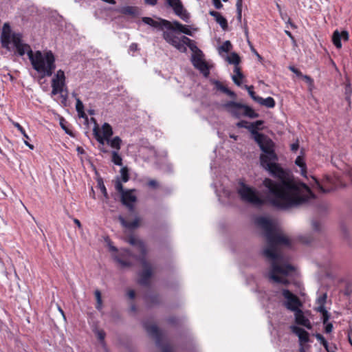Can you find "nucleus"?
<instances>
[{
	"label": "nucleus",
	"instance_id": "obj_1",
	"mask_svg": "<svg viewBox=\"0 0 352 352\" xmlns=\"http://www.w3.org/2000/svg\"><path fill=\"white\" fill-rule=\"evenodd\" d=\"M256 143L263 153L260 155L261 165L276 180L263 179L259 186L263 196L241 180L237 188L241 199L257 208L267 204L279 210H288L307 203L314 194L306 184L296 179L289 169L276 163L278 157L272 140L267 137Z\"/></svg>",
	"mask_w": 352,
	"mask_h": 352
},
{
	"label": "nucleus",
	"instance_id": "obj_2",
	"mask_svg": "<svg viewBox=\"0 0 352 352\" xmlns=\"http://www.w3.org/2000/svg\"><path fill=\"white\" fill-rule=\"evenodd\" d=\"M256 223L263 230L267 240V246L263 255L270 261L271 268L269 278L276 283L287 286L290 281L285 277L294 272V267L288 263L278 245H291L290 240L285 235L276 231L272 221L265 217H260Z\"/></svg>",
	"mask_w": 352,
	"mask_h": 352
},
{
	"label": "nucleus",
	"instance_id": "obj_3",
	"mask_svg": "<svg viewBox=\"0 0 352 352\" xmlns=\"http://www.w3.org/2000/svg\"><path fill=\"white\" fill-rule=\"evenodd\" d=\"M32 68L39 74V79L51 76L56 69V58L51 50H36L33 56L30 55Z\"/></svg>",
	"mask_w": 352,
	"mask_h": 352
},
{
	"label": "nucleus",
	"instance_id": "obj_4",
	"mask_svg": "<svg viewBox=\"0 0 352 352\" xmlns=\"http://www.w3.org/2000/svg\"><path fill=\"white\" fill-rule=\"evenodd\" d=\"M223 107L236 119H240L242 116L255 119L260 116L252 107L234 100L226 102L223 104Z\"/></svg>",
	"mask_w": 352,
	"mask_h": 352
},
{
	"label": "nucleus",
	"instance_id": "obj_5",
	"mask_svg": "<svg viewBox=\"0 0 352 352\" xmlns=\"http://www.w3.org/2000/svg\"><path fill=\"white\" fill-rule=\"evenodd\" d=\"M142 21L144 23L151 27L159 28L162 30L166 29L167 32H170L173 34L174 32L181 33V32H182V28H184V25L177 21L171 22L163 19H160L159 21H155L148 16L142 17Z\"/></svg>",
	"mask_w": 352,
	"mask_h": 352
},
{
	"label": "nucleus",
	"instance_id": "obj_6",
	"mask_svg": "<svg viewBox=\"0 0 352 352\" xmlns=\"http://www.w3.org/2000/svg\"><path fill=\"white\" fill-rule=\"evenodd\" d=\"M143 327L146 331L148 335L155 340L156 346L162 352H173L168 344L163 342V336L156 324H150L148 322H143Z\"/></svg>",
	"mask_w": 352,
	"mask_h": 352
},
{
	"label": "nucleus",
	"instance_id": "obj_7",
	"mask_svg": "<svg viewBox=\"0 0 352 352\" xmlns=\"http://www.w3.org/2000/svg\"><path fill=\"white\" fill-rule=\"evenodd\" d=\"M126 241L140 251V254L134 256V258L140 263L142 267L151 266L146 260L147 249L144 241L135 238L133 234L129 235Z\"/></svg>",
	"mask_w": 352,
	"mask_h": 352
},
{
	"label": "nucleus",
	"instance_id": "obj_8",
	"mask_svg": "<svg viewBox=\"0 0 352 352\" xmlns=\"http://www.w3.org/2000/svg\"><path fill=\"white\" fill-rule=\"evenodd\" d=\"M282 296L285 298L283 305L291 311H296L302 307V302L298 296L287 289H282Z\"/></svg>",
	"mask_w": 352,
	"mask_h": 352
},
{
	"label": "nucleus",
	"instance_id": "obj_9",
	"mask_svg": "<svg viewBox=\"0 0 352 352\" xmlns=\"http://www.w3.org/2000/svg\"><path fill=\"white\" fill-rule=\"evenodd\" d=\"M190 61L194 67L198 69L204 77L208 78L210 75V67L204 59V54L195 52L191 56Z\"/></svg>",
	"mask_w": 352,
	"mask_h": 352
},
{
	"label": "nucleus",
	"instance_id": "obj_10",
	"mask_svg": "<svg viewBox=\"0 0 352 352\" xmlns=\"http://www.w3.org/2000/svg\"><path fill=\"white\" fill-rule=\"evenodd\" d=\"M12 43L15 49L14 54L16 55L23 56L25 54H27L30 59V55L33 56L34 54L30 45L23 42L22 34H14V41Z\"/></svg>",
	"mask_w": 352,
	"mask_h": 352
},
{
	"label": "nucleus",
	"instance_id": "obj_11",
	"mask_svg": "<svg viewBox=\"0 0 352 352\" xmlns=\"http://www.w3.org/2000/svg\"><path fill=\"white\" fill-rule=\"evenodd\" d=\"M14 34H21L12 32L10 23L8 22L5 23L3 25L1 34V44L3 48L6 49L9 52H11L13 50V47L10 46V44L14 41Z\"/></svg>",
	"mask_w": 352,
	"mask_h": 352
},
{
	"label": "nucleus",
	"instance_id": "obj_12",
	"mask_svg": "<svg viewBox=\"0 0 352 352\" xmlns=\"http://www.w3.org/2000/svg\"><path fill=\"white\" fill-rule=\"evenodd\" d=\"M264 124V120H257L250 123L248 125V131L250 133V138L254 140L255 142H258L261 140L268 137L267 135L259 132V131L263 130Z\"/></svg>",
	"mask_w": 352,
	"mask_h": 352
},
{
	"label": "nucleus",
	"instance_id": "obj_13",
	"mask_svg": "<svg viewBox=\"0 0 352 352\" xmlns=\"http://www.w3.org/2000/svg\"><path fill=\"white\" fill-rule=\"evenodd\" d=\"M166 5L171 8L175 14L186 23L190 22V14L185 10L181 0H166Z\"/></svg>",
	"mask_w": 352,
	"mask_h": 352
},
{
	"label": "nucleus",
	"instance_id": "obj_14",
	"mask_svg": "<svg viewBox=\"0 0 352 352\" xmlns=\"http://www.w3.org/2000/svg\"><path fill=\"white\" fill-rule=\"evenodd\" d=\"M162 37L166 43L175 47L180 52L186 53L187 52L186 44L182 41V37L179 38L172 32L167 31L163 32Z\"/></svg>",
	"mask_w": 352,
	"mask_h": 352
},
{
	"label": "nucleus",
	"instance_id": "obj_15",
	"mask_svg": "<svg viewBox=\"0 0 352 352\" xmlns=\"http://www.w3.org/2000/svg\"><path fill=\"white\" fill-rule=\"evenodd\" d=\"M135 190H127L120 196V201L125 206L131 213L135 212L134 204L137 201V197L133 194Z\"/></svg>",
	"mask_w": 352,
	"mask_h": 352
},
{
	"label": "nucleus",
	"instance_id": "obj_16",
	"mask_svg": "<svg viewBox=\"0 0 352 352\" xmlns=\"http://www.w3.org/2000/svg\"><path fill=\"white\" fill-rule=\"evenodd\" d=\"M138 283L142 286L148 287L150 280L153 276V270L151 266L142 267V271L138 273Z\"/></svg>",
	"mask_w": 352,
	"mask_h": 352
},
{
	"label": "nucleus",
	"instance_id": "obj_17",
	"mask_svg": "<svg viewBox=\"0 0 352 352\" xmlns=\"http://www.w3.org/2000/svg\"><path fill=\"white\" fill-rule=\"evenodd\" d=\"M295 322L297 324L303 326L307 329H311L312 325L309 320L304 315L303 311L298 309L294 311Z\"/></svg>",
	"mask_w": 352,
	"mask_h": 352
},
{
	"label": "nucleus",
	"instance_id": "obj_18",
	"mask_svg": "<svg viewBox=\"0 0 352 352\" xmlns=\"http://www.w3.org/2000/svg\"><path fill=\"white\" fill-rule=\"evenodd\" d=\"M144 300L149 308L159 305L162 302L160 294L155 293L145 294Z\"/></svg>",
	"mask_w": 352,
	"mask_h": 352
},
{
	"label": "nucleus",
	"instance_id": "obj_19",
	"mask_svg": "<svg viewBox=\"0 0 352 352\" xmlns=\"http://www.w3.org/2000/svg\"><path fill=\"white\" fill-rule=\"evenodd\" d=\"M209 14L214 18L216 22L219 24L223 30H228V21L220 12L214 10H210Z\"/></svg>",
	"mask_w": 352,
	"mask_h": 352
},
{
	"label": "nucleus",
	"instance_id": "obj_20",
	"mask_svg": "<svg viewBox=\"0 0 352 352\" xmlns=\"http://www.w3.org/2000/svg\"><path fill=\"white\" fill-rule=\"evenodd\" d=\"M121 225L129 230H133L138 228L140 226V219L139 217H135V219L131 222L127 221L122 215H119L118 217Z\"/></svg>",
	"mask_w": 352,
	"mask_h": 352
},
{
	"label": "nucleus",
	"instance_id": "obj_21",
	"mask_svg": "<svg viewBox=\"0 0 352 352\" xmlns=\"http://www.w3.org/2000/svg\"><path fill=\"white\" fill-rule=\"evenodd\" d=\"M91 120L95 124L94 128L93 129V134H94L96 140L99 142V144L101 145H104L105 142H107V138L101 134L96 119L94 118H91Z\"/></svg>",
	"mask_w": 352,
	"mask_h": 352
},
{
	"label": "nucleus",
	"instance_id": "obj_22",
	"mask_svg": "<svg viewBox=\"0 0 352 352\" xmlns=\"http://www.w3.org/2000/svg\"><path fill=\"white\" fill-rule=\"evenodd\" d=\"M182 41L188 46L190 50L195 54V52L201 54V50L197 47L194 41L191 40L186 36H182Z\"/></svg>",
	"mask_w": 352,
	"mask_h": 352
},
{
	"label": "nucleus",
	"instance_id": "obj_23",
	"mask_svg": "<svg viewBox=\"0 0 352 352\" xmlns=\"http://www.w3.org/2000/svg\"><path fill=\"white\" fill-rule=\"evenodd\" d=\"M52 83L54 85L60 84V85L65 86V72L61 69L58 70L54 77L52 80Z\"/></svg>",
	"mask_w": 352,
	"mask_h": 352
},
{
	"label": "nucleus",
	"instance_id": "obj_24",
	"mask_svg": "<svg viewBox=\"0 0 352 352\" xmlns=\"http://www.w3.org/2000/svg\"><path fill=\"white\" fill-rule=\"evenodd\" d=\"M261 105L265 106L267 108H274L276 105V102L272 97H267L266 98H263L260 97L257 102Z\"/></svg>",
	"mask_w": 352,
	"mask_h": 352
},
{
	"label": "nucleus",
	"instance_id": "obj_25",
	"mask_svg": "<svg viewBox=\"0 0 352 352\" xmlns=\"http://www.w3.org/2000/svg\"><path fill=\"white\" fill-rule=\"evenodd\" d=\"M226 60L230 65L237 66L240 64L241 59L240 56L236 52H231L230 56L226 57Z\"/></svg>",
	"mask_w": 352,
	"mask_h": 352
},
{
	"label": "nucleus",
	"instance_id": "obj_26",
	"mask_svg": "<svg viewBox=\"0 0 352 352\" xmlns=\"http://www.w3.org/2000/svg\"><path fill=\"white\" fill-rule=\"evenodd\" d=\"M122 140L120 137L116 136L113 138L107 139V144L113 148L119 151L121 147Z\"/></svg>",
	"mask_w": 352,
	"mask_h": 352
},
{
	"label": "nucleus",
	"instance_id": "obj_27",
	"mask_svg": "<svg viewBox=\"0 0 352 352\" xmlns=\"http://www.w3.org/2000/svg\"><path fill=\"white\" fill-rule=\"evenodd\" d=\"M102 135H104L107 139H109L112 137L113 134V129L109 123H104L102 126Z\"/></svg>",
	"mask_w": 352,
	"mask_h": 352
},
{
	"label": "nucleus",
	"instance_id": "obj_28",
	"mask_svg": "<svg viewBox=\"0 0 352 352\" xmlns=\"http://www.w3.org/2000/svg\"><path fill=\"white\" fill-rule=\"evenodd\" d=\"M120 12L123 14L130 15L133 16H135L138 15L137 8L129 6H126L122 8V9L120 10Z\"/></svg>",
	"mask_w": 352,
	"mask_h": 352
},
{
	"label": "nucleus",
	"instance_id": "obj_29",
	"mask_svg": "<svg viewBox=\"0 0 352 352\" xmlns=\"http://www.w3.org/2000/svg\"><path fill=\"white\" fill-rule=\"evenodd\" d=\"M342 34H340V32L336 30L333 32L332 35V42L333 45L338 49L342 47Z\"/></svg>",
	"mask_w": 352,
	"mask_h": 352
},
{
	"label": "nucleus",
	"instance_id": "obj_30",
	"mask_svg": "<svg viewBox=\"0 0 352 352\" xmlns=\"http://www.w3.org/2000/svg\"><path fill=\"white\" fill-rule=\"evenodd\" d=\"M295 164L301 168V175L304 177H306L307 166L303 157L301 156H298L295 160Z\"/></svg>",
	"mask_w": 352,
	"mask_h": 352
},
{
	"label": "nucleus",
	"instance_id": "obj_31",
	"mask_svg": "<svg viewBox=\"0 0 352 352\" xmlns=\"http://www.w3.org/2000/svg\"><path fill=\"white\" fill-rule=\"evenodd\" d=\"M60 126L62 128V129L65 131V133L67 135H69L71 137H74V133L73 131L69 129L67 126V122L65 120V119L63 117H60V122H59Z\"/></svg>",
	"mask_w": 352,
	"mask_h": 352
},
{
	"label": "nucleus",
	"instance_id": "obj_32",
	"mask_svg": "<svg viewBox=\"0 0 352 352\" xmlns=\"http://www.w3.org/2000/svg\"><path fill=\"white\" fill-rule=\"evenodd\" d=\"M111 161L117 166H122V158L118 153V151H113L111 152Z\"/></svg>",
	"mask_w": 352,
	"mask_h": 352
},
{
	"label": "nucleus",
	"instance_id": "obj_33",
	"mask_svg": "<svg viewBox=\"0 0 352 352\" xmlns=\"http://www.w3.org/2000/svg\"><path fill=\"white\" fill-rule=\"evenodd\" d=\"M316 182V188L322 193H327L332 191L336 187L335 186H329L324 187L318 179H314Z\"/></svg>",
	"mask_w": 352,
	"mask_h": 352
},
{
	"label": "nucleus",
	"instance_id": "obj_34",
	"mask_svg": "<svg viewBox=\"0 0 352 352\" xmlns=\"http://www.w3.org/2000/svg\"><path fill=\"white\" fill-rule=\"evenodd\" d=\"M120 180L124 183L127 182L130 179L129 169L128 168V167L127 166L122 167L120 169Z\"/></svg>",
	"mask_w": 352,
	"mask_h": 352
},
{
	"label": "nucleus",
	"instance_id": "obj_35",
	"mask_svg": "<svg viewBox=\"0 0 352 352\" xmlns=\"http://www.w3.org/2000/svg\"><path fill=\"white\" fill-rule=\"evenodd\" d=\"M311 227L313 230L318 234H322L323 228L320 221L317 220H312L311 221Z\"/></svg>",
	"mask_w": 352,
	"mask_h": 352
},
{
	"label": "nucleus",
	"instance_id": "obj_36",
	"mask_svg": "<svg viewBox=\"0 0 352 352\" xmlns=\"http://www.w3.org/2000/svg\"><path fill=\"white\" fill-rule=\"evenodd\" d=\"M210 82L212 84H213L214 86H215V88L219 90V91H221V92H223V94L226 93V90L228 89V87H227L226 86L223 85L219 80H214V79H212L210 80Z\"/></svg>",
	"mask_w": 352,
	"mask_h": 352
},
{
	"label": "nucleus",
	"instance_id": "obj_37",
	"mask_svg": "<svg viewBox=\"0 0 352 352\" xmlns=\"http://www.w3.org/2000/svg\"><path fill=\"white\" fill-rule=\"evenodd\" d=\"M340 230L342 232V237L344 240H346L349 244H350V234L346 226L344 223L340 225Z\"/></svg>",
	"mask_w": 352,
	"mask_h": 352
},
{
	"label": "nucleus",
	"instance_id": "obj_38",
	"mask_svg": "<svg viewBox=\"0 0 352 352\" xmlns=\"http://www.w3.org/2000/svg\"><path fill=\"white\" fill-rule=\"evenodd\" d=\"M97 182H98V186L100 188L101 192L102 193V195H104L105 199H109V195L107 193V188H106V187H105V186L104 184L102 179V178L98 179Z\"/></svg>",
	"mask_w": 352,
	"mask_h": 352
},
{
	"label": "nucleus",
	"instance_id": "obj_39",
	"mask_svg": "<svg viewBox=\"0 0 352 352\" xmlns=\"http://www.w3.org/2000/svg\"><path fill=\"white\" fill-rule=\"evenodd\" d=\"M289 69L290 71H292L293 73H294L297 76L304 77L307 80V82H312V79L310 76H303L302 72L298 69L295 67L294 66H290L289 67Z\"/></svg>",
	"mask_w": 352,
	"mask_h": 352
},
{
	"label": "nucleus",
	"instance_id": "obj_40",
	"mask_svg": "<svg viewBox=\"0 0 352 352\" xmlns=\"http://www.w3.org/2000/svg\"><path fill=\"white\" fill-rule=\"evenodd\" d=\"M232 49V45L230 41H226L223 43L219 47V50L221 52H229Z\"/></svg>",
	"mask_w": 352,
	"mask_h": 352
},
{
	"label": "nucleus",
	"instance_id": "obj_41",
	"mask_svg": "<svg viewBox=\"0 0 352 352\" xmlns=\"http://www.w3.org/2000/svg\"><path fill=\"white\" fill-rule=\"evenodd\" d=\"M244 88L248 91V94L252 100L257 102L260 96L256 95V93L253 90L254 87L252 85H245Z\"/></svg>",
	"mask_w": 352,
	"mask_h": 352
},
{
	"label": "nucleus",
	"instance_id": "obj_42",
	"mask_svg": "<svg viewBox=\"0 0 352 352\" xmlns=\"http://www.w3.org/2000/svg\"><path fill=\"white\" fill-rule=\"evenodd\" d=\"M352 93V88L350 84H347L344 88L345 100L348 102L349 105L351 104V94Z\"/></svg>",
	"mask_w": 352,
	"mask_h": 352
},
{
	"label": "nucleus",
	"instance_id": "obj_43",
	"mask_svg": "<svg viewBox=\"0 0 352 352\" xmlns=\"http://www.w3.org/2000/svg\"><path fill=\"white\" fill-rule=\"evenodd\" d=\"M115 188L120 194V196L124 193V192H126V190L124 189L122 181L120 179L119 177H118L116 181Z\"/></svg>",
	"mask_w": 352,
	"mask_h": 352
},
{
	"label": "nucleus",
	"instance_id": "obj_44",
	"mask_svg": "<svg viewBox=\"0 0 352 352\" xmlns=\"http://www.w3.org/2000/svg\"><path fill=\"white\" fill-rule=\"evenodd\" d=\"M299 342L300 346H302V344L307 343L309 342V333L305 331V332L298 336Z\"/></svg>",
	"mask_w": 352,
	"mask_h": 352
},
{
	"label": "nucleus",
	"instance_id": "obj_45",
	"mask_svg": "<svg viewBox=\"0 0 352 352\" xmlns=\"http://www.w3.org/2000/svg\"><path fill=\"white\" fill-rule=\"evenodd\" d=\"M115 260L122 267H130L132 266V263L129 261H124L118 256L115 258Z\"/></svg>",
	"mask_w": 352,
	"mask_h": 352
},
{
	"label": "nucleus",
	"instance_id": "obj_46",
	"mask_svg": "<svg viewBox=\"0 0 352 352\" xmlns=\"http://www.w3.org/2000/svg\"><path fill=\"white\" fill-rule=\"evenodd\" d=\"M292 331L296 334L298 337L300 336L301 334L304 333L306 330H305L303 328H301L298 326H292L291 327Z\"/></svg>",
	"mask_w": 352,
	"mask_h": 352
},
{
	"label": "nucleus",
	"instance_id": "obj_47",
	"mask_svg": "<svg viewBox=\"0 0 352 352\" xmlns=\"http://www.w3.org/2000/svg\"><path fill=\"white\" fill-rule=\"evenodd\" d=\"M242 4L243 2H236V12H237V20L241 22V18H242Z\"/></svg>",
	"mask_w": 352,
	"mask_h": 352
},
{
	"label": "nucleus",
	"instance_id": "obj_48",
	"mask_svg": "<svg viewBox=\"0 0 352 352\" xmlns=\"http://www.w3.org/2000/svg\"><path fill=\"white\" fill-rule=\"evenodd\" d=\"M324 325V332L325 333H330L332 332L333 326L331 322H326L325 324H323Z\"/></svg>",
	"mask_w": 352,
	"mask_h": 352
},
{
	"label": "nucleus",
	"instance_id": "obj_49",
	"mask_svg": "<svg viewBox=\"0 0 352 352\" xmlns=\"http://www.w3.org/2000/svg\"><path fill=\"white\" fill-rule=\"evenodd\" d=\"M14 126L21 133V134L23 135V136L24 138H25L26 139H29V137L27 135V133H25V129L20 124L16 122L14 124Z\"/></svg>",
	"mask_w": 352,
	"mask_h": 352
},
{
	"label": "nucleus",
	"instance_id": "obj_50",
	"mask_svg": "<svg viewBox=\"0 0 352 352\" xmlns=\"http://www.w3.org/2000/svg\"><path fill=\"white\" fill-rule=\"evenodd\" d=\"M249 124H250V123L248 121H246L245 120H241L236 124V126L238 128H240V129L244 128L248 130V127Z\"/></svg>",
	"mask_w": 352,
	"mask_h": 352
},
{
	"label": "nucleus",
	"instance_id": "obj_51",
	"mask_svg": "<svg viewBox=\"0 0 352 352\" xmlns=\"http://www.w3.org/2000/svg\"><path fill=\"white\" fill-rule=\"evenodd\" d=\"M327 298V295L326 293L322 294L317 299V302L318 305H325Z\"/></svg>",
	"mask_w": 352,
	"mask_h": 352
},
{
	"label": "nucleus",
	"instance_id": "obj_52",
	"mask_svg": "<svg viewBox=\"0 0 352 352\" xmlns=\"http://www.w3.org/2000/svg\"><path fill=\"white\" fill-rule=\"evenodd\" d=\"M234 72L235 73V75L234 76H236L237 77H239L240 79H243L244 78V75L243 74L242 72H241V68L239 67V65L237 66H234Z\"/></svg>",
	"mask_w": 352,
	"mask_h": 352
},
{
	"label": "nucleus",
	"instance_id": "obj_53",
	"mask_svg": "<svg viewBox=\"0 0 352 352\" xmlns=\"http://www.w3.org/2000/svg\"><path fill=\"white\" fill-rule=\"evenodd\" d=\"M181 33L185 34L190 36L193 35L190 27L186 25H184V28H182V32H181Z\"/></svg>",
	"mask_w": 352,
	"mask_h": 352
},
{
	"label": "nucleus",
	"instance_id": "obj_54",
	"mask_svg": "<svg viewBox=\"0 0 352 352\" xmlns=\"http://www.w3.org/2000/svg\"><path fill=\"white\" fill-rule=\"evenodd\" d=\"M158 168L164 172H168V173H170L173 170L172 166L170 164L162 165V166H159Z\"/></svg>",
	"mask_w": 352,
	"mask_h": 352
},
{
	"label": "nucleus",
	"instance_id": "obj_55",
	"mask_svg": "<svg viewBox=\"0 0 352 352\" xmlns=\"http://www.w3.org/2000/svg\"><path fill=\"white\" fill-rule=\"evenodd\" d=\"M330 318H331V314L328 311L322 314L321 319H322V323L325 324L326 322H329V320Z\"/></svg>",
	"mask_w": 352,
	"mask_h": 352
},
{
	"label": "nucleus",
	"instance_id": "obj_56",
	"mask_svg": "<svg viewBox=\"0 0 352 352\" xmlns=\"http://www.w3.org/2000/svg\"><path fill=\"white\" fill-rule=\"evenodd\" d=\"M179 319L175 316H170L167 319V322L172 324V325H176L178 323Z\"/></svg>",
	"mask_w": 352,
	"mask_h": 352
},
{
	"label": "nucleus",
	"instance_id": "obj_57",
	"mask_svg": "<svg viewBox=\"0 0 352 352\" xmlns=\"http://www.w3.org/2000/svg\"><path fill=\"white\" fill-rule=\"evenodd\" d=\"M84 109V104L80 98H76V110Z\"/></svg>",
	"mask_w": 352,
	"mask_h": 352
},
{
	"label": "nucleus",
	"instance_id": "obj_58",
	"mask_svg": "<svg viewBox=\"0 0 352 352\" xmlns=\"http://www.w3.org/2000/svg\"><path fill=\"white\" fill-rule=\"evenodd\" d=\"M225 94L232 98L233 100H235L237 97L236 93L232 90H230L229 88L226 90Z\"/></svg>",
	"mask_w": 352,
	"mask_h": 352
},
{
	"label": "nucleus",
	"instance_id": "obj_59",
	"mask_svg": "<svg viewBox=\"0 0 352 352\" xmlns=\"http://www.w3.org/2000/svg\"><path fill=\"white\" fill-rule=\"evenodd\" d=\"M105 333L104 331H98L97 332V337L98 339L101 342H104V338H105Z\"/></svg>",
	"mask_w": 352,
	"mask_h": 352
},
{
	"label": "nucleus",
	"instance_id": "obj_60",
	"mask_svg": "<svg viewBox=\"0 0 352 352\" xmlns=\"http://www.w3.org/2000/svg\"><path fill=\"white\" fill-rule=\"evenodd\" d=\"M232 79L234 82V83L240 87L242 84V79H240L239 77H237L236 76H232Z\"/></svg>",
	"mask_w": 352,
	"mask_h": 352
},
{
	"label": "nucleus",
	"instance_id": "obj_61",
	"mask_svg": "<svg viewBox=\"0 0 352 352\" xmlns=\"http://www.w3.org/2000/svg\"><path fill=\"white\" fill-rule=\"evenodd\" d=\"M52 90L51 94L52 96H55V95L60 93V90L58 89L57 85H55V84L54 85L53 83H52Z\"/></svg>",
	"mask_w": 352,
	"mask_h": 352
},
{
	"label": "nucleus",
	"instance_id": "obj_62",
	"mask_svg": "<svg viewBox=\"0 0 352 352\" xmlns=\"http://www.w3.org/2000/svg\"><path fill=\"white\" fill-rule=\"evenodd\" d=\"M126 295H127L128 298L131 300L135 299V298L136 296L135 292L133 289H129L127 292Z\"/></svg>",
	"mask_w": 352,
	"mask_h": 352
},
{
	"label": "nucleus",
	"instance_id": "obj_63",
	"mask_svg": "<svg viewBox=\"0 0 352 352\" xmlns=\"http://www.w3.org/2000/svg\"><path fill=\"white\" fill-rule=\"evenodd\" d=\"M316 311H318L319 313H320L321 314H323L326 313L327 311H328L326 309L324 305H319V306L316 308Z\"/></svg>",
	"mask_w": 352,
	"mask_h": 352
},
{
	"label": "nucleus",
	"instance_id": "obj_64",
	"mask_svg": "<svg viewBox=\"0 0 352 352\" xmlns=\"http://www.w3.org/2000/svg\"><path fill=\"white\" fill-rule=\"evenodd\" d=\"M212 3L217 9H221L223 6L221 0H212Z\"/></svg>",
	"mask_w": 352,
	"mask_h": 352
}]
</instances>
